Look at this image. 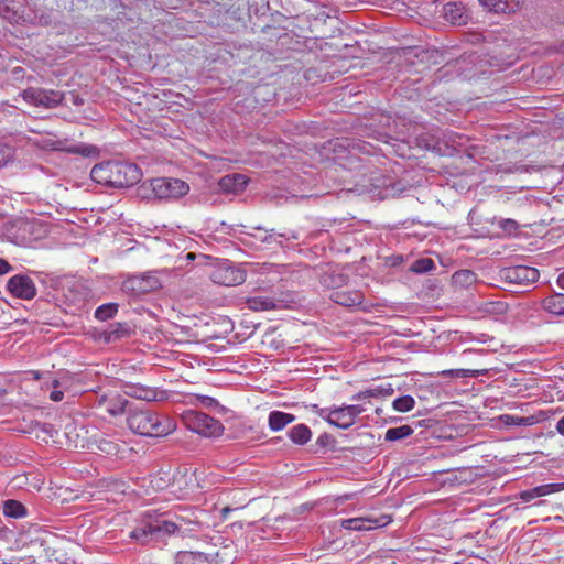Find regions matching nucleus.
I'll use <instances>...</instances> for the list:
<instances>
[{
    "instance_id": "nucleus-1",
    "label": "nucleus",
    "mask_w": 564,
    "mask_h": 564,
    "mask_svg": "<svg viewBox=\"0 0 564 564\" xmlns=\"http://www.w3.org/2000/svg\"><path fill=\"white\" fill-rule=\"evenodd\" d=\"M90 177L98 184L109 187H130L142 178L141 169L134 163L109 161L95 165Z\"/></svg>"
},
{
    "instance_id": "nucleus-33",
    "label": "nucleus",
    "mask_w": 564,
    "mask_h": 564,
    "mask_svg": "<svg viewBox=\"0 0 564 564\" xmlns=\"http://www.w3.org/2000/svg\"><path fill=\"white\" fill-rule=\"evenodd\" d=\"M500 419L508 426H529L535 422L533 416H517L511 414L501 415Z\"/></svg>"
},
{
    "instance_id": "nucleus-50",
    "label": "nucleus",
    "mask_w": 564,
    "mask_h": 564,
    "mask_svg": "<svg viewBox=\"0 0 564 564\" xmlns=\"http://www.w3.org/2000/svg\"><path fill=\"white\" fill-rule=\"evenodd\" d=\"M557 284L560 288L564 289V272L558 275Z\"/></svg>"
},
{
    "instance_id": "nucleus-11",
    "label": "nucleus",
    "mask_w": 564,
    "mask_h": 564,
    "mask_svg": "<svg viewBox=\"0 0 564 564\" xmlns=\"http://www.w3.org/2000/svg\"><path fill=\"white\" fill-rule=\"evenodd\" d=\"M7 290L12 296L30 301L36 296L37 289L34 281L25 274H15L7 282Z\"/></svg>"
},
{
    "instance_id": "nucleus-38",
    "label": "nucleus",
    "mask_w": 564,
    "mask_h": 564,
    "mask_svg": "<svg viewBox=\"0 0 564 564\" xmlns=\"http://www.w3.org/2000/svg\"><path fill=\"white\" fill-rule=\"evenodd\" d=\"M388 394L391 395L393 393V389L389 387L388 389H370L365 392H360L356 395H354V400H360L364 397H378L380 394Z\"/></svg>"
},
{
    "instance_id": "nucleus-36",
    "label": "nucleus",
    "mask_w": 564,
    "mask_h": 564,
    "mask_svg": "<svg viewBox=\"0 0 564 564\" xmlns=\"http://www.w3.org/2000/svg\"><path fill=\"white\" fill-rule=\"evenodd\" d=\"M443 377H453V378H476L479 375L478 370L470 369H448L441 372Z\"/></svg>"
},
{
    "instance_id": "nucleus-51",
    "label": "nucleus",
    "mask_w": 564,
    "mask_h": 564,
    "mask_svg": "<svg viewBox=\"0 0 564 564\" xmlns=\"http://www.w3.org/2000/svg\"><path fill=\"white\" fill-rule=\"evenodd\" d=\"M195 257H196V256H195V253H193V252H188V253L186 254V259H187V260H194V259H195Z\"/></svg>"
},
{
    "instance_id": "nucleus-48",
    "label": "nucleus",
    "mask_w": 564,
    "mask_h": 564,
    "mask_svg": "<svg viewBox=\"0 0 564 564\" xmlns=\"http://www.w3.org/2000/svg\"><path fill=\"white\" fill-rule=\"evenodd\" d=\"M556 431L564 436V416L557 421Z\"/></svg>"
},
{
    "instance_id": "nucleus-32",
    "label": "nucleus",
    "mask_w": 564,
    "mask_h": 564,
    "mask_svg": "<svg viewBox=\"0 0 564 564\" xmlns=\"http://www.w3.org/2000/svg\"><path fill=\"white\" fill-rule=\"evenodd\" d=\"M3 512L11 518H22L26 514V509L17 500H8L4 502Z\"/></svg>"
},
{
    "instance_id": "nucleus-14",
    "label": "nucleus",
    "mask_w": 564,
    "mask_h": 564,
    "mask_svg": "<svg viewBox=\"0 0 564 564\" xmlns=\"http://www.w3.org/2000/svg\"><path fill=\"white\" fill-rule=\"evenodd\" d=\"M330 300L346 307L359 306L364 302V293L357 289H341L330 293Z\"/></svg>"
},
{
    "instance_id": "nucleus-3",
    "label": "nucleus",
    "mask_w": 564,
    "mask_h": 564,
    "mask_svg": "<svg viewBox=\"0 0 564 564\" xmlns=\"http://www.w3.org/2000/svg\"><path fill=\"white\" fill-rule=\"evenodd\" d=\"M151 523L152 531L150 532L152 533L154 542H162L174 535L184 536L193 530L191 525L196 524L195 522L186 521L181 517H176L175 520L156 517L151 519Z\"/></svg>"
},
{
    "instance_id": "nucleus-45",
    "label": "nucleus",
    "mask_w": 564,
    "mask_h": 564,
    "mask_svg": "<svg viewBox=\"0 0 564 564\" xmlns=\"http://www.w3.org/2000/svg\"><path fill=\"white\" fill-rule=\"evenodd\" d=\"M99 448L107 454H111L113 451H116V445L112 442H102Z\"/></svg>"
},
{
    "instance_id": "nucleus-6",
    "label": "nucleus",
    "mask_w": 564,
    "mask_h": 564,
    "mask_svg": "<svg viewBox=\"0 0 564 564\" xmlns=\"http://www.w3.org/2000/svg\"><path fill=\"white\" fill-rule=\"evenodd\" d=\"M152 192L160 199L180 198L186 195L189 186L178 178L159 177L151 181Z\"/></svg>"
},
{
    "instance_id": "nucleus-53",
    "label": "nucleus",
    "mask_w": 564,
    "mask_h": 564,
    "mask_svg": "<svg viewBox=\"0 0 564 564\" xmlns=\"http://www.w3.org/2000/svg\"><path fill=\"white\" fill-rule=\"evenodd\" d=\"M53 386H54V388H56V387L58 386V381H57V380H55V381L53 382Z\"/></svg>"
},
{
    "instance_id": "nucleus-40",
    "label": "nucleus",
    "mask_w": 564,
    "mask_h": 564,
    "mask_svg": "<svg viewBox=\"0 0 564 564\" xmlns=\"http://www.w3.org/2000/svg\"><path fill=\"white\" fill-rule=\"evenodd\" d=\"M499 227L508 234H513L518 230L519 225L516 220L508 218L501 219L499 221Z\"/></svg>"
},
{
    "instance_id": "nucleus-24",
    "label": "nucleus",
    "mask_w": 564,
    "mask_h": 564,
    "mask_svg": "<svg viewBox=\"0 0 564 564\" xmlns=\"http://www.w3.org/2000/svg\"><path fill=\"white\" fill-rule=\"evenodd\" d=\"M290 440L296 445H305L312 437V431L306 424L294 425L288 432Z\"/></svg>"
},
{
    "instance_id": "nucleus-30",
    "label": "nucleus",
    "mask_w": 564,
    "mask_h": 564,
    "mask_svg": "<svg viewBox=\"0 0 564 564\" xmlns=\"http://www.w3.org/2000/svg\"><path fill=\"white\" fill-rule=\"evenodd\" d=\"M413 433V429L410 425H401L398 427L388 429L384 435L386 441L394 442L403 440Z\"/></svg>"
},
{
    "instance_id": "nucleus-25",
    "label": "nucleus",
    "mask_w": 564,
    "mask_h": 564,
    "mask_svg": "<svg viewBox=\"0 0 564 564\" xmlns=\"http://www.w3.org/2000/svg\"><path fill=\"white\" fill-rule=\"evenodd\" d=\"M129 332L130 328L127 324L116 323L111 324L109 328L102 333L101 337L106 343H112L127 336Z\"/></svg>"
},
{
    "instance_id": "nucleus-16",
    "label": "nucleus",
    "mask_w": 564,
    "mask_h": 564,
    "mask_svg": "<svg viewBox=\"0 0 564 564\" xmlns=\"http://www.w3.org/2000/svg\"><path fill=\"white\" fill-rule=\"evenodd\" d=\"M248 178L243 174H229L223 176L219 182V188L225 193H239L245 189Z\"/></svg>"
},
{
    "instance_id": "nucleus-17",
    "label": "nucleus",
    "mask_w": 564,
    "mask_h": 564,
    "mask_svg": "<svg viewBox=\"0 0 564 564\" xmlns=\"http://www.w3.org/2000/svg\"><path fill=\"white\" fill-rule=\"evenodd\" d=\"M479 3L488 11L495 13H511L516 12L522 0H478Z\"/></svg>"
},
{
    "instance_id": "nucleus-37",
    "label": "nucleus",
    "mask_w": 564,
    "mask_h": 564,
    "mask_svg": "<svg viewBox=\"0 0 564 564\" xmlns=\"http://www.w3.org/2000/svg\"><path fill=\"white\" fill-rule=\"evenodd\" d=\"M432 269H434V262L427 258L419 259L412 264V271L416 273H425Z\"/></svg>"
},
{
    "instance_id": "nucleus-43",
    "label": "nucleus",
    "mask_w": 564,
    "mask_h": 564,
    "mask_svg": "<svg viewBox=\"0 0 564 564\" xmlns=\"http://www.w3.org/2000/svg\"><path fill=\"white\" fill-rule=\"evenodd\" d=\"M13 270V267L4 259L0 258V275H4Z\"/></svg>"
},
{
    "instance_id": "nucleus-8",
    "label": "nucleus",
    "mask_w": 564,
    "mask_h": 564,
    "mask_svg": "<svg viewBox=\"0 0 564 564\" xmlns=\"http://www.w3.org/2000/svg\"><path fill=\"white\" fill-rule=\"evenodd\" d=\"M23 99L36 107L54 108L62 104L64 94L54 89L30 87L22 91Z\"/></svg>"
},
{
    "instance_id": "nucleus-55",
    "label": "nucleus",
    "mask_w": 564,
    "mask_h": 564,
    "mask_svg": "<svg viewBox=\"0 0 564 564\" xmlns=\"http://www.w3.org/2000/svg\"><path fill=\"white\" fill-rule=\"evenodd\" d=\"M3 217H4V214L0 213V219H2Z\"/></svg>"
},
{
    "instance_id": "nucleus-23",
    "label": "nucleus",
    "mask_w": 564,
    "mask_h": 564,
    "mask_svg": "<svg viewBox=\"0 0 564 564\" xmlns=\"http://www.w3.org/2000/svg\"><path fill=\"white\" fill-rule=\"evenodd\" d=\"M543 308L553 315H564V294L554 293L542 301Z\"/></svg>"
},
{
    "instance_id": "nucleus-42",
    "label": "nucleus",
    "mask_w": 564,
    "mask_h": 564,
    "mask_svg": "<svg viewBox=\"0 0 564 564\" xmlns=\"http://www.w3.org/2000/svg\"><path fill=\"white\" fill-rule=\"evenodd\" d=\"M330 441L332 436L327 433H323L317 437L316 444L319 445L321 447H325L330 443Z\"/></svg>"
},
{
    "instance_id": "nucleus-39",
    "label": "nucleus",
    "mask_w": 564,
    "mask_h": 564,
    "mask_svg": "<svg viewBox=\"0 0 564 564\" xmlns=\"http://www.w3.org/2000/svg\"><path fill=\"white\" fill-rule=\"evenodd\" d=\"M195 399L200 406L206 409H214L219 406V402L209 395L195 394Z\"/></svg>"
},
{
    "instance_id": "nucleus-31",
    "label": "nucleus",
    "mask_w": 564,
    "mask_h": 564,
    "mask_svg": "<svg viewBox=\"0 0 564 564\" xmlns=\"http://www.w3.org/2000/svg\"><path fill=\"white\" fill-rule=\"evenodd\" d=\"M129 406H132L130 402L123 398H116L109 402L107 405V412L112 416L121 415L123 413H128Z\"/></svg>"
},
{
    "instance_id": "nucleus-18",
    "label": "nucleus",
    "mask_w": 564,
    "mask_h": 564,
    "mask_svg": "<svg viewBox=\"0 0 564 564\" xmlns=\"http://www.w3.org/2000/svg\"><path fill=\"white\" fill-rule=\"evenodd\" d=\"M245 303L247 307L253 312L272 311L280 306L279 301L274 300L273 297L263 295L248 296Z\"/></svg>"
},
{
    "instance_id": "nucleus-27",
    "label": "nucleus",
    "mask_w": 564,
    "mask_h": 564,
    "mask_svg": "<svg viewBox=\"0 0 564 564\" xmlns=\"http://www.w3.org/2000/svg\"><path fill=\"white\" fill-rule=\"evenodd\" d=\"M176 564H213V562L200 552H180L176 555Z\"/></svg>"
},
{
    "instance_id": "nucleus-22",
    "label": "nucleus",
    "mask_w": 564,
    "mask_h": 564,
    "mask_svg": "<svg viewBox=\"0 0 564 564\" xmlns=\"http://www.w3.org/2000/svg\"><path fill=\"white\" fill-rule=\"evenodd\" d=\"M151 527H152L151 519L143 520L140 522V524L135 529H133L130 532L129 536L132 540H135L141 544L154 542L152 533L150 532V531H152Z\"/></svg>"
},
{
    "instance_id": "nucleus-56",
    "label": "nucleus",
    "mask_w": 564,
    "mask_h": 564,
    "mask_svg": "<svg viewBox=\"0 0 564 564\" xmlns=\"http://www.w3.org/2000/svg\"><path fill=\"white\" fill-rule=\"evenodd\" d=\"M216 564H230V563H229V562H228V563H224V562H221V563H216Z\"/></svg>"
},
{
    "instance_id": "nucleus-4",
    "label": "nucleus",
    "mask_w": 564,
    "mask_h": 564,
    "mask_svg": "<svg viewBox=\"0 0 564 564\" xmlns=\"http://www.w3.org/2000/svg\"><path fill=\"white\" fill-rule=\"evenodd\" d=\"M186 426L205 437H217L224 433V425L220 421L197 411H189L184 416Z\"/></svg>"
},
{
    "instance_id": "nucleus-52",
    "label": "nucleus",
    "mask_w": 564,
    "mask_h": 564,
    "mask_svg": "<svg viewBox=\"0 0 564 564\" xmlns=\"http://www.w3.org/2000/svg\"><path fill=\"white\" fill-rule=\"evenodd\" d=\"M68 151L72 152V153H78L79 152L78 148H72Z\"/></svg>"
},
{
    "instance_id": "nucleus-19",
    "label": "nucleus",
    "mask_w": 564,
    "mask_h": 564,
    "mask_svg": "<svg viewBox=\"0 0 564 564\" xmlns=\"http://www.w3.org/2000/svg\"><path fill=\"white\" fill-rule=\"evenodd\" d=\"M319 281L323 286L337 291L347 285L348 276L340 271L332 270L325 272Z\"/></svg>"
},
{
    "instance_id": "nucleus-10",
    "label": "nucleus",
    "mask_w": 564,
    "mask_h": 564,
    "mask_svg": "<svg viewBox=\"0 0 564 564\" xmlns=\"http://www.w3.org/2000/svg\"><path fill=\"white\" fill-rule=\"evenodd\" d=\"M210 279L214 283L225 286L239 285L245 282L246 272L231 263L225 262L212 271Z\"/></svg>"
},
{
    "instance_id": "nucleus-54",
    "label": "nucleus",
    "mask_w": 564,
    "mask_h": 564,
    "mask_svg": "<svg viewBox=\"0 0 564 564\" xmlns=\"http://www.w3.org/2000/svg\"><path fill=\"white\" fill-rule=\"evenodd\" d=\"M256 230H259V231H260V230H263V228H262V227H260V226H258V227H256Z\"/></svg>"
},
{
    "instance_id": "nucleus-35",
    "label": "nucleus",
    "mask_w": 564,
    "mask_h": 564,
    "mask_svg": "<svg viewBox=\"0 0 564 564\" xmlns=\"http://www.w3.org/2000/svg\"><path fill=\"white\" fill-rule=\"evenodd\" d=\"M414 405L415 401L411 395L399 397L392 403V406L395 411L403 413L411 411L414 408Z\"/></svg>"
},
{
    "instance_id": "nucleus-41",
    "label": "nucleus",
    "mask_w": 564,
    "mask_h": 564,
    "mask_svg": "<svg viewBox=\"0 0 564 564\" xmlns=\"http://www.w3.org/2000/svg\"><path fill=\"white\" fill-rule=\"evenodd\" d=\"M12 159L11 149L0 144V167L7 165Z\"/></svg>"
},
{
    "instance_id": "nucleus-26",
    "label": "nucleus",
    "mask_w": 564,
    "mask_h": 564,
    "mask_svg": "<svg viewBox=\"0 0 564 564\" xmlns=\"http://www.w3.org/2000/svg\"><path fill=\"white\" fill-rule=\"evenodd\" d=\"M556 485L555 484H547V485H541L536 486L532 489L524 490L520 492V499L523 502H530L535 498L546 496L555 490Z\"/></svg>"
},
{
    "instance_id": "nucleus-28",
    "label": "nucleus",
    "mask_w": 564,
    "mask_h": 564,
    "mask_svg": "<svg viewBox=\"0 0 564 564\" xmlns=\"http://www.w3.org/2000/svg\"><path fill=\"white\" fill-rule=\"evenodd\" d=\"M253 237L258 238L261 242L263 243H272V242H276L279 243L280 246H282V242L278 240V238H284L286 240H297L299 239V234L296 231H288V232H279L276 235L272 234L271 232H268L265 230V235L264 236H256V235H252Z\"/></svg>"
},
{
    "instance_id": "nucleus-13",
    "label": "nucleus",
    "mask_w": 564,
    "mask_h": 564,
    "mask_svg": "<svg viewBox=\"0 0 564 564\" xmlns=\"http://www.w3.org/2000/svg\"><path fill=\"white\" fill-rule=\"evenodd\" d=\"M123 391L126 395L147 402L161 400L164 394L163 391L140 383H126Z\"/></svg>"
},
{
    "instance_id": "nucleus-9",
    "label": "nucleus",
    "mask_w": 564,
    "mask_h": 564,
    "mask_svg": "<svg viewBox=\"0 0 564 564\" xmlns=\"http://www.w3.org/2000/svg\"><path fill=\"white\" fill-rule=\"evenodd\" d=\"M364 411L365 409L359 404L336 406L328 413L326 422L336 427L347 430L355 424L356 419Z\"/></svg>"
},
{
    "instance_id": "nucleus-47",
    "label": "nucleus",
    "mask_w": 564,
    "mask_h": 564,
    "mask_svg": "<svg viewBox=\"0 0 564 564\" xmlns=\"http://www.w3.org/2000/svg\"><path fill=\"white\" fill-rule=\"evenodd\" d=\"M64 398V393L63 391L61 390H53L51 393H50V399L54 402H59L62 401Z\"/></svg>"
},
{
    "instance_id": "nucleus-7",
    "label": "nucleus",
    "mask_w": 564,
    "mask_h": 564,
    "mask_svg": "<svg viewBox=\"0 0 564 564\" xmlns=\"http://www.w3.org/2000/svg\"><path fill=\"white\" fill-rule=\"evenodd\" d=\"M162 286L158 272H145L129 276L123 281V291L133 295H142L154 292Z\"/></svg>"
},
{
    "instance_id": "nucleus-29",
    "label": "nucleus",
    "mask_w": 564,
    "mask_h": 564,
    "mask_svg": "<svg viewBox=\"0 0 564 564\" xmlns=\"http://www.w3.org/2000/svg\"><path fill=\"white\" fill-rule=\"evenodd\" d=\"M118 307L117 303L102 304L96 308L94 316L101 322L108 321L118 313Z\"/></svg>"
},
{
    "instance_id": "nucleus-46",
    "label": "nucleus",
    "mask_w": 564,
    "mask_h": 564,
    "mask_svg": "<svg viewBox=\"0 0 564 564\" xmlns=\"http://www.w3.org/2000/svg\"><path fill=\"white\" fill-rule=\"evenodd\" d=\"M315 412L321 416L323 417L325 421H326V417L328 415V413L332 412V409H328V408H318V405L314 404L313 405Z\"/></svg>"
},
{
    "instance_id": "nucleus-12",
    "label": "nucleus",
    "mask_w": 564,
    "mask_h": 564,
    "mask_svg": "<svg viewBox=\"0 0 564 564\" xmlns=\"http://www.w3.org/2000/svg\"><path fill=\"white\" fill-rule=\"evenodd\" d=\"M0 17L10 23H26L32 17L25 12V6L17 0H0Z\"/></svg>"
},
{
    "instance_id": "nucleus-20",
    "label": "nucleus",
    "mask_w": 564,
    "mask_h": 564,
    "mask_svg": "<svg viewBox=\"0 0 564 564\" xmlns=\"http://www.w3.org/2000/svg\"><path fill=\"white\" fill-rule=\"evenodd\" d=\"M384 524L386 522L381 523L379 520L370 518H351L341 521L343 528L354 531L370 530L375 527H380Z\"/></svg>"
},
{
    "instance_id": "nucleus-49",
    "label": "nucleus",
    "mask_w": 564,
    "mask_h": 564,
    "mask_svg": "<svg viewBox=\"0 0 564 564\" xmlns=\"http://www.w3.org/2000/svg\"><path fill=\"white\" fill-rule=\"evenodd\" d=\"M154 481H155V486L158 489H163L165 487V481L162 478H160V479L154 478L151 480L152 484H154Z\"/></svg>"
},
{
    "instance_id": "nucleus-21",
    "label": "nucleus",
    "mask_w": 564,
    "mask_h": 564,
    "mask_svg": "<svg viewBox=\"0 0 564 564\" xmlns=\"http://www.w3.org/2000/svg\"><path fill=\"white\" fill-rule=\"evenodd\" d=\"M295 421V415L282 411H271L268 417V425L271 431L279 432L288 424Z\"/></svg>"
},
{
    "instance_id": "nucleus-5",
    "label": "nucleus",
    "mask_w": 564,
    "mask_h": 564,
    "mask_svg": "<svg viewBox=\"0 0 564 564\" xmlns=\"http://www.w3.org/2000/svg\"><path fill=\"white\" fill-rule=\"evenodd\" d=\"M499 279L508 284L528 286L540 278L539 270L528 265H513L499 270Z\"/></svg>"
},
{
    "instance_id": "nucleus-15",
    "label": "nucleus",
    "mask_w": 564,
    "mask_h": 564,
    "mask_svg": "<svg viewBox=\"0 0 564 564\" xmlns=\"http://www.w3.org/2000/svg\"><path fill=\"white\" fill-rule=\"evenodd\" d=\"M443 15L453 25H465L469 21V13L463 2H448L443 7Z\"/></svg>"
},
{
    "instance_id": "nucleus-44",
    "label": "nucleus",
    "mask_w": 564,
    "mask_h": 564,
    "mask_svg": "<svg viewBox=\"0 0 564 564\" xmlns=\"http://www.w3.org/2000/svg\"><path fill=\"white\" fill-rule=\"evenodd\" d=\"M39 426H40L42 432L46 433L51 437H53L54 433H56L54 426L52 424H50V423L39 424Z\"/></svg>"
},
{
    "instance_id": "nucleus-2",
    "label": "nucleus",
    "mask_w": 564,
    "mask_h": 564,
    "mask_svg": "<svg viewBox=\"0 0 564 564\" xmlns=\"http://www.w3.org/2000/svg\"><path fill=\"white\" fill-rule=\"evenodd\" d=\"M127 424L133 433L151 437L166 436L176 429L171 417L133 406L128 409Z\"/></svg>"
},
{
    "instance_id": "nucleus-34",
    "label": "nucleus",
    "mask_w": 564,
    "mask_h": 564,
    "mask_svg": "<svg viewBox=\"0 0 564 564\" xmlns=\"http://www.w3.org/2000/svg\"><path fill=\"white\" fill-rule=\"evenodd\" d=\"M475 273L469 270L457 271L453 274V282L457 285L469 286L475 282Z\"/></svg>"
}]
</instances>
